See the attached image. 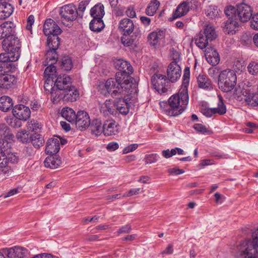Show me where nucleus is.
Here are the masks:
<instances>
[{"label": "nucleus", "mask_w": 258, "mask_h": 258, "mask_svg": "<svg viewBox=\"0 0 258 258\" xmlns=\"http://www.w3.org/2000/svg\"><path fill=\"white\" fill-rule=\"evenodd\" d=\"M181 70L175 61H172L167 69V75L155 73L151 77V82L154 88L159 94L165 95L171 92L170 83L176 82L180 77Z\"/></svg>", "instance_id": "f257e3e1"}, {"label": "nucleus", "mask_w": 258, "mask_h": 258, "mask_svg": "<svg viewBox=\"0 0 258 258\" xmlns=\"http://www.w3.org/2000/svg\"><path fill=\"white\" fill-rule=\"evenodd\" d=\"M120 74H116L115 78H109L105 83L104 86L112 97H116L118 94H132L137 92L138 83L137 82H127L124 78H120Z\"/></svg>", "instance_id": "f03ea898"}, {"label": "nucleus", "mask_w": 258, "mask_h": 258, "mask_svg": "<svg viewBox=\"0 0 258 258\" xmlns=\"http://www.w3.org/2000/svg\"><path fill=\"white\" fill-rule=\"evenodd\" d=\"M188 100L187 90H180L178 94L173 95L169 98L167 108L165 110L166 114L171 116L181 114L185 110Z\"/></svg>", "instance_id": "7ed1b4c3"}, {"label": "nucleus", "mask_w": 258, "mask_h": 258, "mask_svg": "<svg viewBox=\"0 0 258 258\" xmlns=\"http://www.w3.org/2000/svg\"><path fill=\"white\" fill-rule=\"evenodd\" d=\"M236 258H258V228L252 233L251 239L241 242Z\"/></svg>", "instance_id": "20e7f679"}, {"label": "nucleus", "mask_w": 258, "mask_h": 258, "mask_svg": "<svg viewBox=\"0 0 258 258\" xmlns=\"http://www.w3.org/2000/svg\"><path fill=\"white\" fill-rule=\"evenodd\" d=\"M252 8L247 4L241 3L236 7L227 6L224 10L226 16L234 17L239 22L245 23L249 20L252 16Z\"/></svg>", "instance_id": "39448f33"}, {"label": "nucleus", "mask_w": 258, "mask_h": 258, "mask_svg": "<svg viewBox=\"0 0 258 258\" xmlns=\"http://www.w3.org/2000/svg\"><path fill=\"white\" fill-rule=\"evenodd\" d=\"M130 111V105L126 99L122 98H117L112 105L110 100H107L102 105L101 112L104 115L110 114L116 115L118 112L119 113L125 115Z\"/></svg>", "instance_id": "423d86ee"}, {"label": "nucleus", "mask_w": 258, "mask_h": 258, "mask_svg": "<svg viewBox=\"0 0 258 258\" xmlns=\"http://www.w3.org/2000/svg\"><path fill=\"white\" fill-rule=\"evenodd\" d=\"M237 77L233 70H225L219 75L218 87L224 92L231 91L235 87Z\"/></svg>", "instance_id": "0eeeda50"}, {"label": "nucleus", "mask_w": 258, "mask_h": 258, "mask_svg": "<svg viewBox=\"0 0 258 258\" xmlns=\"http://www.w3.org/2000/svg\"><path fill=\"white\" fill-rule=\"evenodd\" d=\"M2 47L7 51V54L12 56V60H18L20 55L21 43L20 40L15 34L12 37L4 39L2 41Z\"/></svg>", "instance_id": "6e6552de"}, {"label": "nucleus", "mask_w": 258, "mask_h": 258, "mask_svg": "<svg viewBox=\"0 0 258 258\" xmlns=\"http://www.w3.org/2000/svg\"><path fill=\"white\" fill-rule=\"evenodd\" d=\"M59 14L61 23L68 27H71L72 22L76 20L79 15L76 6L72 4L61 7L59 9Z\"/></svg>", "instance_id": "1a4fd4ad"}, {"label": "nucleus", "mask_w": 258, "mask_h": 258, "mask_svg": "<svg viewBox=\"0 0 258 258\" xmlns=\"http://www.w3.org/2000/svg\"><path fill=\"white\" fill-rule=\"evenodd\" d=\"M18 161V157L15 153L11 152V144L6 143V146H1L0 164L4 166L6 164L16 163Z\"/></svg>", "instance_id": "9d476101"}, {"label": "nucleus", "mask_w": 258, "mask_h": 258, "mask_svg": "<svg viewBox=\"0 0 258 258\" xmlns=\"http://www.w3.org/2000/svg\"><path fill=\"white\" fill-rule=\"evenodd\" d=\"M59 35L49 36L47 38V43L49 50L46 53L47 60H55V59H58V54L56 52L59 44L60 38Z\"/></svg>", "instance_id": "9b49d317"}, {"label": "nucleus", "mask_w": 258, "mask_h": 258, "mask_svg": "<svg viewBox=\"0 0 258 258\" xmlns=\"http://www.w3.org/2000/svg\"><path fill=\"white\" fill-rule=\"evenodd\" d=\"M17 60H12V56L7 54H0V76L9 72H15L16 67L14 63Z\"/></svg>", "instance_id": "f8f14e48"}, {"label": "nucleus", "mask_w": 258, "mask_h": 258, "mask_svg": "<svg viewBox=\"0 0 258 258\" xmlns=\"http://www.w3.org/2000/svg\"><path fill=\"white\" fill-rule=\"evenodd\" d=\"M71 80V78L67 75H60L57 77L54 82L56 90L52 92V100L58 95L57 93L61 94L62 92L72 86Z\"/></svg>", "instance_id": "ddd939ff"}, {"label": "nucleus", "mask_w": 258, "mask_h": 258, "mask_svg": "<svg viewBox=\"0 0 258 258\" xmlns=\"http://www.w3.org/2000/svg\"><path fill=\"white\" fill-rule=\"evenodd\" d=\"M116 66L118 72L116 74H120L121 76L120 78H124V80L127 82H136V80L132 78L130 75L133 72V68L132 65L127 61L123 60H119L117 63Z\"/></svg>", "instance_id": "4468645a"}, {"label": "nucleus", "mask_w": 258, "mask_h": 258, "mask_svg": "<svg viewBox=\"0 0 258 258\" xmlns=\"http://www.w3.org/2000/svg\"><path fill=\"white\" fill-rule=\"evenodd\" d=\"M58 95L55 98H53L52 101L54 103H57L60 100L67 102H75L79 97V93L78 91L73 86L62 92L61 94L57 93Z\"/></svg>", "instance_id": "2eb2a0df"}, {"label": "nucleus", "mask_w": 258, "mask_h": 258, "mask_svg": "<svg viewBox=\"0 0 258 258\" xmlns=\"http://www.w3.org/2000/svg\"><path fill=\"white\" fill-rule=\"evenodd\" d=\"M12 113L14 117L24 121L27 120L31 115V111L29 107L22 104L14 106Z\"/></svg>", "instance_id": "dca6fc26"}, {"label": "nucleus", "mask_w": 258, "mask_h": 258, "mask_svg": "<svg viewBox=\"0 0 258 258\" xmlns=\"http://www.w3.org/2000/svg\"><path fill=\"white\" fill-rule=\"evenodd\" d=\"M90 122V116L86 111L83 110L78 111L75 120L78 129L81 131L85 130L89 126Z\"/></svg>", "instance_id": "f3484780"}, {"label": "nucleus", "mask_w": 258, "mask_h": 258, "mask_svg": "<svg viewBox=\"0 0 258 258\" xmlns=\"http://www.w3.org/2000/svg\"><path fill=\"white\" fill-rule=\"evenodd\" d=\"M105 15L104 6L101 3H98L95 5L90 10V15L93 18L91 20V25L93 26V24L95 22L99 23V24L103 27V20L102 18Z\"/></svg>", "instance_id": "a211bd4d"}, {"label": "nucleus", "mask_w": 258, "mask_h": 258, "mask_svg": "<svg viewBox=\"0 0 258 258\" xmlns=\"http://www.w3.org/2000/svg\"><path fill=\"white\" fill-rule=\"evenodd\" d=\"M43 32L46 36H49L59 35L62 30L53 20L49 18L47 19L44 22Z\"/></svg>", "instance_id": "6ab92c4d"}, {"label": "nucleus", "mask_w": 258, "mask_h": 258, "mask_svg": "<svg viewBox=\"0 0 258 258\" xmlns=\"http://www.w3.org/2000/svg\"><path fill=\"white\" fill-rule=\"evenodd\" d=\"M15 25L11 21H7L0 25V40L12 37L15 33Z\"/></svg>", "instance_id": "aec40b11"}, {"label": "nucleus", "mask_w": 258, "mask_h": 258, "mask_svg": "<svg viewBox=\"0 0 258 258\" xmlns=\"http://www.w3.org/2000/svg\"><path fill=\"white\" fill-rule=\"evenodd\" d=\"M119 132V125L114 120H106L104 122V135L110 136Z\"/></svg>", "instance_id": "412c9836"}, {"label": "nucleus", "mask_w": 258, "mask_h": 258, "mask_svg": "<svg viewBox=\"0 0 258 258\" xmlns=\"http://www.w3.org/2000/svg\"><path fill=\"white\" fill-rule=\"evenodd\" d=\"M205 56L208 62L213 66H216L220 58L217 51L212 47H207L205 50Z\"/></svg>", "instance_id": "4be33fe9"}, {"label": "nucleus", "mask_w": 258, "mask_h": 258, "mask_svg": "<svg viewBox=\"0 0 258 258\" xmlns=\"http://www.w3.org/2000/svg\"><path fill=\"white\" fill-rule=\"evenodd\" d=\"M17 78L13 75L5 74L0 76V88L10 89L13 88L17 83Z\"/></svg>", "instance_id": "5701e85b"}, {"label": "nucleus", "mask_w": 258, "mask_h": 258, "mask_svg": "<svg viewBox=\"0 0 258 258\" xmlns=\"http://www.w3.org/2000/svg\"><path fill=\"white\" fill-rule=\"evenodd\" d=\"M228 18L225 23L223 27L225 32L230 34H234L236 32V29L239 26V22L234 17L227 16Z\"/></svg>", "instance_id": "b1692460"}, {"label": "nucleus", "mask_w": 258, "mask_h": 258, "mask_svg": "<svg viewBox=\"0 0 258 258\" xmlns=\"http://www.w3.org/2000/svg\"><path fill=\"white\" fill-rule=\"evenodd\" d=\"M118 29L122 34H131L134 30L133 21L128 18H124L120 20Z\"/></svg>", "instance_id": "393cba45"}, {"label": "nucleus", "mask_w": 258, "mask_h": 258, "mask_svg": "<svg viewBox=\"0 0 258 258\" xmlns=\"http://www.w3.org/2000/svg\"><path fill=\"white\" fill-rule=\"evenodd\" d=\"M60 149L59 141L56 138H51L47 140L45 152L47 154L55 155Z\"/></svg>", "instance_id": "a878e982"}, {"label": "nucleus", "mask_w": 258, "mask_h": 258, "mask_svg": "<svg viewBox=\"0 0 258 258\" xmlns=\"http://www.w3.org/2000/svg\"><path fill=\"white\" fill-rule=\"evenodd\" d=\"M198 87L205 90L213 89V84L209 77L204 74H200L197 78Z\"/></svg>", "instance_id": "bb28decb"}, {"label": "nucleus", "mask_w": 258, "mask_h": 258, "mask_svg": "<svg viewBox=\"0 0 258 258\" xmlns=\"http://www.w3.org/2000/svg\"><path fill=\"white\" fill-rule=\"evenodd\" d=\"M243 94L244 96V100L249 106L255 107L258 106V93H253L250 90L244 89Z\"/></svg>", "instance_id": "cd10ccee"}, {"label": "nucleus", "mask_w": 258, "mask_h": 258, "mask_svg": "<svg viewBox=\"0 0 258 258\" xmlns=\"http://www.w3.org/2000/svg\"><path fill=\"white\" fill-rule=\"evenodd\" d=\"M92 134L98 136L102 133L104 134V123L102 124L99 119H94L90 122L89 126Z\"/></svg>", "instance_id": "c85d7f7f"}, {"label": "nucleus", "mask_w": 258, "mask_h": 258, "mask_svg": "<svg viewBox=\"0 0 258 258\" xmlns=\"http://www.w3.org/2000/svg\"><path fill=\"white\" fill-rule=\"evenodd\" d=\"M165 33L164 31L159 30L155 31L150 33L148 39L150 43L152 45H156L158 43L165 37Z\"/></svg>", "instance_id": "c756f323"}, {"label": "nucleus", "mask_w": 258, "mask_h": 258, "mask_svg": "<svg viewBox=\"0 0 258 258\" xmlns=\"http://www.w3.org/2000/svg\"><path fill=\"white\" fill-rule=\"evenodd\" d=\"M13 12L12 6L7 2L0 3V20L10 17Z\"/></svg>", "instance_id": "7c9ffc66"}, {"label": "nucleus", "mask_w": 258, "mask_h": 258, "mask_svg": "<svg viewBox=\"0 0 258 258\" xmlns=\"http://www.w3.org/2000/svg\"><path fill=\"white\" fill-rule=\"evenodd\" d=\"M13 102L11 98L8 96L0 97V110L4 112L8 111L13 107Z\"/></svg>", "instance_id": "2f4dec72"}, {"label": "nucleus", "mask_w": 258, "mask_h": 258, "mask_svg": "<svg viewBox=\"0 0 258 258\" xmlns=\"http://www.w3.org/2000/svg\"><path fill=\"white\" fill-rule=\"evenodd\" d=\"M61 161L60 158L55 156H49L46 158L44 164L46 167L51 169H56L60 166Z\"/></svg>", "instance_id": "473e14b6"}, {"label": "nucleus", "mask_w": 258, "mask_h": 258, "mask_svg": "<svg viewBox=\"0 0 258 258\" xmlns=\"http://www.w3.org/2000/svg\"><path fill=\"white\" fill-rule=\"evenodd\" d=\"M58 61L57 59H55V60H47L45 61L44 65L48 66L45 69L44 74L45 76H47L48 78H51V76L53 75H56V67L54 65Z\"/></svg>", "instance_id": "72a5a7b5"}, {"label": "nucleus", "mask_w": 258, "mask_h": 258, "mask_svg": "<svg viewBox=\"0 0 258 258\" xmlns=\"http://www.w3.org/2000/svg\"><path fill=\"white\" fill-rule=\"evenodd\" d=\"M61 114L62 117L69 122L75 123L77 114L73 109L70 107L63 108L61 111Z\"/></svg>", "instance_id": "f704fd0d"}, {"label": "nucleus", "mask_w": 258, "mask_h": 258, "mask_svg": "<svg viewBox=\"0 0 258 258\" xmlns=\"http://www.w3.org/2000/svg\"><path fill=\"white\" fill-rule=\"evenodd\" d=\"M189 11L184 2L181 3L173 12L172 17L173 19L180 18L185 15Z\"/></svg>", "instance_id": "c9c22d12"}, {"label": "nucleus", "mask_w": 258, "mask_h": 258, "mask_svg": "<svg viewBox=\"0 0 258 258\" xmlns=\"http://www.w3.org/2000/svg\"><path fill=\"white\" fill-rule=\"evenodd\" d=\"M7 255L8 258H24L25 256L24 252L20 247L7 248Z\"/></svg>", "instance_id": "e433bc0d"}, {"label": "nucleus", "mask_w": 258, "mask_h": 258, "mask_svg": "<svg viewBox=\"0 0 258 258\" xmlns=\"http://www.w3.org/2000/svg\"><path fill=\"white\" fill-rule=\"evenodd\" d=\"M60 68L64 71H70L73 67V63L71 57L63 56L61 60L58 61Z\"/></svg>", "instance_id": "4c0bfd02"}, {"label": "nucleus", "mask_w": 258, "mask_h": 258, "mask_svg": "<svg viewBox=\"0 0 258 258\" xmlns=\"http://www.w3.org/2000/svg\"><path fill=\"white\" fill-rule=\"evenodd\" d=\"M209 41V40L202 32H200L195 37V43L197 46L202 49L207 46Z\"/></svg>", "instance_id": "58836bf2"}, {"label": "nucleus", "mask_w": 258, "mask_h": 258, "mask_svg": "<svg viewBox=\"0 0 258 258\" xmlns=\"http://www.w3.org/2000/svg\"><path fill=\"white\" fill-rule=\"evenodd\" d=\"M30 142L32 143L33 146L36 148H38L43 146L44 143V140L42 136L39 134L34 133L31 135L30 137Z\"/></svg>", "instance_id": "ea45409f"}, {"label": "nucleus", "mask_w": 258, "mask_h": 258, "mask_svg": "<svg viewBox=\"0 0 258 258\" xmlns=\"http://www.w3.org/2000/svg\"><path fill=\"white\" fill-rule=\"evenodd\" d=\"M219 101L218 103V106L216 108H212L213 114H218L219 115H224L226 112V107L225 105L222 97L221 95L218 96Z\"/></svg>", "instance_id": "a19ab883"}, {"label": "nucleus", "mask_w": 258, "mask_h": 258, "mask_svg": "<svg viewBox=\"0 0 258 258\" xmlns=\"http://www.w3.org/2000/svg\"><path fill=\"white\" fill-rule=\"evenodd\" d=\"M159 6H160V3L158 1H157V0L151 1V2L149 4L148 7L146 9V10H145L146 14L149 16H153L156 13Z\"/></svg>", "instance_id": "79ce46f5"}, {"label": "nucleus", "mask_w": 258, "mask_h": 258, "mask_svg": "<svg viewBox=\"0 0 258 258\" xmlns=\"http://www.w3.org/2000/svg\"><path fill=\"white\" fill-rule=\"evenodd\" d=\"M16 136L17 139L23 144L30 142L29 132L25 129H22L19 131Z\"/></svg>", "instance_id": "37998d69"}, {"label": "nucleus", "mask_w": 258, "mask_h": 258, "mask_svg": "<svg viewBox=\"0 0 258 258\" xmlns=\"http://www.w3.org/2000/svg\"><path fill=\"white\" fill-rule=\"evenodd\" d=\"M27 129L29 132H36L42 128V125L37 120L31 119L27 122Z\"/></svg>", "instance_id": "c03bdc74"}, {"label": "nucleus", "mask_w": 258, "mask_h": 258, "mask_svg": "<svg viewBox=\"0 0 258 258\" xmlns=\"http://www.w3.org/2000/svg\"><path fill=\"white\" fill-rule=\"evenodd\" d=\"M220 10L215 6H209L206 11V14L210 19H214L219 15Z\"/></svg>", "instance_id": "a18cd8bd"}, {"label": "nucleus", "mask_w": 258, "mask_h": 258, "mask_svg": "<svg viewBox=\"0 0 258 258\" xmlns=\"http://www.w3.org/2000/svg\"><path fill=\"white\" fill-rule=\"evenodd\" d=\"M202 32L205 34L206 37L210 41H212L216 37V34L215 29L212 26H206L204 31Z\"/></svg>", "instance_id": "49530a36"}, {"label": "nucleus", "mask_w": 258, "mask_h": 258, "mask_svg": "<svg viewBox=\"0 0 258 258\" xmlns=\"http://www.w3.org/2000/svg\"><path fill=\"white\" fill-rule=\"evenodd\" d=\"M190 78V70L188 67H186L184 70L183 75L182 77V89L187 90V86L189 84Z\"/></svg>", "instance_id": "de8ad7c7"}, {"label": "nucleus", "mask_w": 258, "mask_h": 258, "mask_svg": "<svg viewBox=\"0 0 258 258\" xmlns=\"http://www.w3.org/2000/svg\"><path fill=\"white\" fill-rule=\"evenodd\" d=\"M194 128L198 133L202 134L210 135L212 133L205 125L201 123H196L193 126Z\"/></svg>", "instance_id": "09e8293b"}, {"label": "nucleus", "mask_w": 258, "mask_h": 258, "mask_svg": "<svg viewBox=\"0 0 258 258\" xmlns=\"http://www.w3.org/2000/svg\"><path fill=\"white\" fill-rule=\"evenodd\" d=\"M131 34H122L121 37V41L125 47L132 46L134 42V39L130 37Z\"/></svg>", "instance_id": "8fccbe9b"}, {"label": "nucleus", "mask_w": 258, "mask_h": 258, "mask_svg": "<svg viewBox=\"0 0 258 258\" xmlns=\"http://www.w3.org/2000/svg\"><path fill=\"white\" fill-rule=\"evenodd\" d=\"M50 80L47 79V80L45 81L44 84V89L45 91L46 92V93H49L51 94V100L52 101V92H55L56 90V88L55 85L54 86H52V84H50Z\"/></svg>", "instance_id": "3c124183"}, {"label": "nucleus", "mask_w": 258, "mask_h": 258, "mask_svg": "<svg viewBox=\"0 0 258 258\" xmlns=\"http://www.w3.org/2000/svg\"><path fill=\"white\" fill-rule=\"evenodd\" d=\"M248 72L252 75L258 74V62L254 61L250 62L247 67Z\"/></svg>", "instance_id": "603ef678"}, {"label": "nucleus", "mask_w": 258, "mask_h": 258, "mask_svg": "<svg viewBox=\"0 0 258 258\" xmlns=\"http://www.w3.org/2000/svg\"><path fill=\"white\" fill-rule=\"evenodd\" d=\"M12 172V170L8 164H6L4 166L0 164V175L9 176Z\"/></svg>", "instance_id": "864d4df0"}, {"label": "nucleus", "mask_w": 258, "mask_h": 258, "mask_svg": "<svg viewBox=\"0 0 258 258\" xmlns=\"http://www.w3.org/2000/svg\"><path fill=\"white\" fill-rule=\"evenodd\" d=\"M159 156L157 154H151L147 155L145 158V162L146 164H152L156 162Z\"/></svg>", "instance_id": "5fc2aeb1"}, {"label": "nucleus", "mask_w": 258, "mask_h": 258, "mask_svg": "<svg viewBox=\"0 0 258 258\" xmlns=\"http://www.w3.org/2000/svg\"><path fill=\"white\" fill-rule=\"evenodd\" d=\"M103 27H101V25L99 24V23L97 22L96 21L95 22H94L93 24V26H92L91 21L90 23V24H89V27H90V30L92 31L99 32H100L105 27V24L103 22Z\"/></svg>", "instance_id": "6e6d98bb"}, {"label": "nucleus", "mask_w": 258, "mask_h": 258, "mask_svg": "<svg viewBox=\"0 0 258 258\" xmlns=\"http://www.w3.org/2000/svg\"><path fill=\"white\" fill-rule=\"evenodd\" d=\"M250 20V27L258 30V13L252 15Z\"/></svg>", "instance_id": "4d7b16f0"}, {"label": "nucleus", "mask_w": 258, "mask_h": 258, "mask_svg": "<svg viewBox=\"0 0 258 258\" xmlns=\"http://www.w3.org/2000/svg\"><path fill=\"white\" fill-rule=\"evenodd\" d=\"M189 10L196 9L198 8L199 1L198 0H186L183 1Z\"/></svg>", "instance_id": "13d9d810"}, {"label": "nucleus", "mask_w": 258, "mask_h": 258, "mask_svg": "<svg viewBox=\"0 0 258 258\" xmlns=\"http://www.w3.org/2000/svg\"><path fill=\"white\" fill-rule=\"evenodd\" d=\"M139 145L138 144H132L125 147L122 150V153L126 154L128 153L132 152L136 150Z\"/></svg>", "instance_id": "bf43d9fd"}, {"label": "nucleus", "mask_w": 258, "mask_h": 258, "mask_svg": "<svg viewBox=\"0 0 258 258\" xmlns=\"http://www.w3.org/2000/svg\"><path fill=\"white\" fill-rule=\"evenodd\" d=\"M141 192V188H132L129 190L127 192L124 194L122 196V197H131L133 195H136L139 194Z\"/></svg>", "instance_id": "052dcab7"}, {"label": "nucleus", "mask_w": 258, "mask_h": 258, "mask_svg": "<svg viewBox=\"0 0 258 258\" xmlns=\"http://www.w3.org/2000/svg\"><path fill=\"white\" fill-rule=\"evenodd\" d=\"M90 1L88 0L83 1L81 2L78 6V11L82 13V16L86 10V7L89 5Z\"/></svg>", "instance_id": "680f3d73"}, {"label": "nucleus", "mask_w": 258, "mask_h": 258, "mask_svg": "<svg viewBox=\"0 0 258 258\" xmlns=\"http://www.w3.org/2000/svg\"><path fill=\"white\" fill-rule=\"evenodd\" d=\"M131 230H132L131 225L129 224H128L123 226L121 228H120L118 230L117 233L118 234L128 233L131 232Z\"/></svg>", "instance_id": "e2e57ef3"}, {"label": "nucleus", "mask_w": 258, "mask_h": 258, "mask_svg": "<svg viewBox=\"0 0 258 258\" xmlns=\"http://www.w3.org/2000/svg\"><path fill=\"white\" fill-rule=\"evenodd\" d=\"M119 148V145L117 142H112L108 144L106 147V149L110 151H114L118 149Z\"/></svg>", "instance_id": "0e129e2a"}, {"label": "nucleus", "mask_w": 258, "mask_h": 258, "mask_svg": "<svg viewBox=\"0 0 258 258\" xmlns=\"http://www.w3.org/2000/svg\"><path fill=\"white\" fill-rule=\"evenodd\" d=\"M34 17L33 15H30L27 18V25L26 26V28L28 30H31L32 29V26L34 24Z\"/></svg>", "instance_id": "69168bd1"}, {"label": "nucleus", "mask_w": 258, "mask_h": 258, "mask_svg": "<svg viewBox=\"0 0 258 258\" xmlns=\"http://www.w3.org/2000/svg\"><path fill=\"white\" fill-rule=\"evenodd\" d=\"M21 121L22 120L15 117V118L11 121L10 125L14 128H19L22 125Z\"/></svg>", "instance_id": "338daca9"}, {"label": "nucleus", "mask_w": 258, "mask_h": 258, "mask_svg": "<svg viewBox=\"0 0 258 258\" xmlns=\"http://www.w3.org/2000/svg\"><path fill=\"white\" fill-rule=\"evenodd\" d=\"M125 13L127 17L131 18H135L136 16V13L134 10V8L132 6L128 7L127 9L125 12Z\"/></svg>", "instance_id": "774afa93"}]
</instances>
